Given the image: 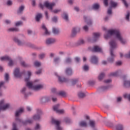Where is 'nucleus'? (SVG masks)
<instances>
[{
	"label": "nucleus",
	"mask_w": 130,
	"mask_h": 130,
	"mask_svg": "<svg viewBox=\"0 0 130 130\" xmlns=\"http://www.w3.org/2000/svg\"><path fill=\"white\" fill-rule=\"evenodd\" d=\"M31 75H32L31 72L28 71L25 78L24 81L26 83L27 87L34 91H40V90L44 89V84L41 83L40 80L36 79L34 82L30 81Z\"/></svg>",
	"instance_id": "obj_1"
},
{
	"label": "nucleus",
	"mask_w": 130,
	"mask_h": 130,
	"mask_svg": "<svg viewBox=\"0 0 130 130\" xmlns=\"http://www.w3.org/2000/svg\"><path fill=\"white\" fill-rule=\"evenodd\" d=\"M114 36L115 38L118 40L121 44H125L126 40L123 39L121 35V32L118 29H111L108 31V34L105 35V38L107 39L110 36Z\"/></svg>",
	"instance_id": "obj_2"
},
{
	"label": "nucleus",
	"mask_w": 130,
	"mask_h": 130,
	"mask_svg": "<svg viewBox=\"0 0 130 130\" xmlns=\"http://www.w3.org/2000/svg\"><path fill=\"white\" fill-rule=\"evenodd\" d=\"M53 7H55V3H50L48 1H46L43 4H40V8L43 10L44 8H47V9H48L49 11L52 12V13H54V14H58V13H59V12H61V9H55L53 10Z\"/></svg>",
	"instance_id": "obj_3"
},
{
	"label": "nucleus",
	"mask_w": 130,
	"mask_h": 130,
	"mask_svg": "<svg viewBox=\"0 0 130 130\" xmlns=\"http://www.w3.org/2000/svg\"><path fill=\"white\" fill-rule=\"evenodd\" d=\"M33 122V119H28L26 121H22L20 118H17L16 119V122L13 124L12 130H18L17 128V124H21V125H26L28 124H31Z\"/></svg>",
	"instance_id": "obj_4"
},
{
	"label": "nucleus",
	"mask_w": 130,
	"mask_h": 130,
	"mask_svg": "<svg viewBox=\"0 0 130 130\" xmlns=\"http://www.w3.org/2000/svg\"><path fill=\"white\" fill-rule=\"evenodd\" d=\"M110 45L111 46L110 57L108 58V62L112 63L114 61V58L115 57V55L113 54L112 49L116 47V43H115V41L112 40L110 42Z\"/></svg>",
	"instance_id": "obj_5"
},
{
	"label": "nucleus",
	"mask_w": 130,
	"mask_h": 130,
	"mask_svg": "<svg viewBox=\"0 0 130 130\" xmlns=\"http://www.w3.org/2000/svg\"><path fill=\"white\" fill-rule=\"evenodd\" d=\"M11 105L10 104L6 103L5 100H2L0 101V111L2 110H7L9 109Z\"/></svg>",
	"instance_id": "obj_6"
},
{
	"label": "nucleus",
	"mask_w": 130,
	"mask_h": 130,
	"mask_svg": "<svg viewBox=\"0 0 130 130\" xmlns=\"http://www.w3.org/2000/svg\"><path fill=\"white\" fill-rule=\"evenodd\" d=\"M52 123L55 125V127L56 130H62V128L60 127V126L59 125V124H60V121L57 120L53 119L52 120Z\"/></svg>",
	"instance_id": "obj_7"
},
{
	"label": "nucleus",
	"mask_w": 130,
	"mask_h": 130,
	"mask_svg": "<svg viewBox=\"0 0 130 130\" xmlns=\"http://www.w3.org/2000/svg\"><path fill=\"white\" fill-rule=\"evenodd\" d=\"M13 75L15 78H21L22 77V74L20 72V68H15L13 72Z\"/></svg>",
	"instance_id": "obj_8"
},
{
	"label": "nucleus",
	"mask_w": 130,
	"mask_h": 130,
	"mask_svg": "<svg viewBox=\"0 0 130 130\" xmlns=\"http://www.w3.org/2000/svg\"><path fill=\"white\" fill-rule=\"evenodd\" d=\"M59 107V105L57 104L53 107V110L56 112V113H58L59 114H62V113H64V110L63 109H58Z\"/></svg>",
	"instance_id": "obj_9"
},
{
	"label": "nucleus",
	"mask_w": 130,
	"mask_h": 130,
	"mask_svg": "<svg viewBox=\"0 0 130 130\" xmlns=\"http://www.w3.org/2000/svg\"><path fill=\"white\" fill-rule=\"evenodd\" d=\"M14 41L16 42L19 46H24V45H27V44L25 42H22L18 38L14 37L13 39Z\"/></svg>",
	"instance_id": "obj_10"
},
{
	"label": "nucleus",
	"mask_w": 130,
	"mask_h": 130,
	"mask_svg": "<svg viewBox=\"0 0 130 130\" xmlns=\"http://www.w3.org/2000/svg\"><path fill=\"white\" fill-rule=\"evenodd\" d=\"M56 42V40L54 38H49L46 40L45 43L47 45H51Z\"/></svg>",
	"instance_id": "obj_11"
},
{
	"label": "nucleus",
	"mask_w": 130,
	"mask_h": 130,
	"mask_svg": "<svg viewBox=\"0 0 130 130\" xmlns=\"http://www.w3.org/2000/svg\"><path fill=\"white\" fill-rule=\"evenodd\" d=\"M84 20L85 23L88 25V26H91V25L93 24V21H92L91 18H90L89 17L84 16Z\"/></svg>",
	"instance_id": "obj_12"
},
{
	"label": "nucleus",
	"mask_w": 130,
	"mask_h": 130,
	"mask_svg": "<svg viewBox=\"0 0 130 130\" xmlns=\"http://www.w3.org/2000/svg\"><path fill=\"white\" fill-rule=\"evenodd\" d=\"M42 29L44 31V35L48 36L50 34V31L48 30L45 25L42 24Z\"/></svg>",
	"instance_id": "obj_13"
},
{
	"label": "nucleus",
	"mask_w": 130,
	"mask_h": 130,
	"mask_svg": "<svg viewBox=\"0 0 130 130\" xmlns=\"http://www.w3.org/2000/svg\"><path fill=\"white\" fill-rule=\"evenodd\" d=\"M40 115H41V110H38V114L33 116L32 119L34 120H39L40 119Z\"/></svg>",
	"instance_id": "obj_14"
},
{
	"label": "nucleus",
	"mask_w": 130,
	"mask_h": 130,
	"mask_svg": "<svg viewBox=\"0 0 130 130\" xmlns=\"http://www.w3.org/2000/svg\"><path fill=\"white\" fill-rule=\"evenodd\" d=\"M54 74H55V76H56V77H57L58 82H59V83H63L64 82H68V79L58 76V75H57V73H55Z\"/></svg>",
	"instance_id": "obj_15"
},
{
	"label": "nucleus",
	"mask_w": 130,
	"mask_h": 130,
	"mask_svg": "<svg viewBox=\"0 0 130 130\" xmlns=\"http://www.w3.org/2000/svg\"><path fill=\"white\" fill-rule=\"evenodd\" d=\"M48 101H50V98H49V96H42L40 99V102L42 103H46V102H48Z\"/></svg>",
	"instance_id": "obj_16"
},
{
	"label": "nucleus",
	"mask_w": 130,
	"mask_h": 130,
	"mask_svg": "<svg viewBox=\"0 0 130 130\" xmlns=\"http://www.w3.org/2000/svg\"><path fill=\"white\" fill-rule=\"evenodd\" d=\"M92 51L93 52H102V49L99 46H94L92 49Z\"/></svg>",
	"instance_id": "obj_17"
},
{
	"label": "nucleus",
	"mask_w": 130,
	"mask_h": 130,
	"mask_svg": "<svg viewBox=\"0 0 130 130\" xmlns=\"http://www.w3.org/2000/svg\"><path fill=\"white\" fill-rule=\"evenodd\" d=\"M90 61L93 64H97L98 63V58L96 56H92L91 57Z\"/></svg>",
	"instance_id": "obj_18"
},
{
	"label": "nucleus",
	"mask_w": 130,
	"mask_h": 130,
	"mask_svg": "<svg viewBox=\"0 0 130 130\" xmlns=\"http://www.w3.org/2000/svg\"><path fill=\"white\" fill-rule=\"evenodd\" d=\"M23 112H24V109L20 108L15 112V116L16 117H18V116H19V115H21V114H22V113H23Z\"/></svg>",
	"instance_id": "obj_19"
},
{
	"label": "nucleus",
	"mask_w": 130,
	"mask_h": 130,
	"mask_svg": "<svg viewBox=\"0 0 130 130\" xmlns=\"http://www.w3.org/2000/svg\"><path fill=\"white\" fill-rule=\"evenodd\" d=\"M123 85L125 88L130 87V80L125 79L123 81Z\"/></svg>",
	"instance_id": "obj_20"
},
{
	"label": "nucleus",
	"mask_w": 130,
	"mask_h": 130,
	"mask_svg": "<svg viewBox=\"0 0 130 130\" xmlns=\"http://www.w3.org/2000/svg\"><path fill=\"white\" fill-rule=\"evenodd\" d=\"M10 58L11 57L9 56H4L0 57V60H1V61H8Z\"/></svg>",
	"instance_id": "obj_21"
},
{
	"label": "nucleus",
	"mask_w": 130,
	"mask_h": 130,
	"mask_svg": "<svg viewBox=\"0 0 130 130\" xmlns=\"http://www.w3.org/2000/svg\"><path fill=\"white\" fill-rule=\"evenodd\" d=\"M8 32H18L19 31V28L17 27H12L7 29Z\"/></svg>",
	"instance_id": "obj_22"
},
{
	"label": "nucleus",
	"mask_w": 130,
	"mask_h": 130,
	"mask_svg": "<svg viewBox=\"0 0 130 130\" xmlns=\"http://www.w3.org/2000/svg\"><path fill=\"white\" fill-rule=\"evenodd\" d=\"M42 19V14L41 13H39L37 14L36 16V20L37 22H39L40 20Z\"/></svg>",
	"instance_id": "obj_23"
},
{
	"label": "nucleus",
	"mask_w": 130,
	"mask_h": 130,
	"mask_svg": "<svg viewBox=\"0 0 130 130\" xmlns=\"http://www.w3.org/2000/svg\"><path fill=\"white\" fill-rule=\"evenodd\" d=\"M62 18L65 20L67 22L69 21V15H68V13L64 12L63 14L62 15Z\"/></svg>",
	"instance_id": "obj_24"
},
{
	"label": "nucleus",
	"mask_w": 130,
	"mask_h": 130,
	"mask_svg": "<svg viewBox=\"0 0 130 130\" xmlns=\"http://www.w3.org/2000/svg\"><path fill=\"white\" fill-rule=\"evenodd\" d=\"M80 126H83L84 127H86L88 124H87V122L86 121H81L79 122Z\"/></svg>",
	"instance_id": "obj_25"
},
{
	"label": "nucleus",
	"mask_w": 130,
	"mask_h": 130,
	"mask_svg": "<svg viewBox=\"0 0 130 130\" xmlns=\"http://www.w3.org/2000/svg\"><path fill=\"white\" fill-rule=\"evenodd\" d=\"M24 9H25V7L24 6H20L17 11V14H22V13H23V11H24Z\"/></svg>",
	"instance_id": "obj_26"
},
{
	"label": "nucleus",
	"mask_w": 130,
	"mask_h": 130,
	"mask_svg": "<svg viewBox=\"0 0 130 130\" xmlns=\"http://www.w3.org/2000/svg\"><path fill=\"white\" fill-rule=\"evenodd\" d=\"M66 74L68 76H71V75L73 74V72L72 71V69L67 68L66 71Z\"/></svg>",
	"instance_id": "obj_27"
},
{
	"label": "nucleus",
	"mask_w": 130,
	"mask_h": 130,
	"mask_svg": "<svg viewBox=\"0 0 130 130\" xmlns=\"http://www.w3.org/2000/svg\"><path fill=\"white\" fill-rule=\"evenodd\" d=\"M78 96L79 98H84V97L86 96V94L83 92H79L78 93Z\"/></svg>",
	"instance_id": "obj_28"
},
{
	"label": "nucleus",
	"mask_w": 130,
	"mask_h": 130,
	"mask_svg": "<svg viewBox=\"0 0 130 130\" xmlns=\"http://www.w3.org/2000/svg\"><path fill=\"white\" fill-rule=\"evenodd\" d=\"M58 94L59 96H62V97H66V96H67V92L63 91H61L58 93Z\"/></svg>",
	"instance_id": "obj_29"
},
{
	"label": "nucleus",
	"mask_w": 130,
	"mask_h": 130,
	"mask_svg": "<svg viewBox=\"0 0 130 130\" xmlns=\"http://www.w3.org/2000/svg\"><path fill=\"white\" fill-rule=\"evenodd\" d=\"M105 76V74H104V73H101V74H100L98 77L99 81H102Z\"/></svg>",
	"instance_id": "obj_30"
},
{
	"label": "nucleus",
	"mask_w": 130,
	"mask_h": 130,
	"mask_svg": "<svg viewBox=\"0 0 130 130\" xmlns=\"http://www.w3.org/2000/svg\"><path fill=\"white\" fill-rule=\"evenodd\" d=\"M77 27H74L72 29V36H73V37H74V36H75V35H76V34H77Z\"/></svg>",
	"instance_id": "obj_31"
},
{
	"label": "nucleus",
	"mask_w": 130,
	"mask_h": 130,
	"mask_svg": "<svg viewBox=\"0 0 130 130\" xmlns=\"http://www.w3.org/2000/svg\"><path fill=\"white\" fill-rule=\"evenodd\" d=\"M89 124L90 126H91V127H94L95 126V124H96V123L94 120H90L89 122Z\"/></svg>",
	"instance_id": "obj_32"
},
{
	"label": "nucleus",
	"mask_w": 130,
	"mask_h": 130,
	"mask_svg": "<svg viewBox=\"0 0 130 130\" xmlns=\"http://www.w3.org/2000/svg\"><path fill=\"white\" fill-rule=\"evenodd\" d=\"M78 82H79V79L77 78H74L72 80L71 84L72 85H76V84H77Z\"/></svg>",
	"instance_id": "obj_33"
},
{
	"label": "nucleus",
	"mask_w": 130,
	"mask_h": 130,
	"mask_svg": "<svg viewBox=\"0 0 130 130\" xmlns=\"http://www.w3.org/2000/svg\"><path fill=\"white\" fill-rule=\"evenodd\" d=\"M52 32L54 33V34H58L59 33V30L58 28L53 27L52 29Z\"/></svg>",
	"instance_id": "obj_34"
},
{
	"label": "nucleus",
	"mask_w": 130,
	"mask_h": 130,
	"mask_svg": "<svg viewBox=\"0 0 130 130\" xmlns=\"http://www.w3.org/2000/svg\"><path fill=\"white\" fill-rule=\"evenodd\" d=\"M93 35L94 39H97V38H99V37H100V34L99 32H94Z\"/></svg>",
	"instance_id": "obj_35"
},
{
	"label": "nucleus",
	"mask_w": 130,
	"mask_h": 130,
	"mask_svg": "<svg viewBox=\"0 0 130 130\" xmlns=\"http://www.w3.org/2000/svg\"><path fill=\"white\" fill-rule=\"evenodd\" d=\"M99 8H100V6L98 4H94L92 6V9H93V10H98Z\"/></svg>",
	"instance_id": "obj_36"
},
{
	"label": "nucleus",
	"mask_w": 130,
	"mask_h": 130,
	"mask_svg": "<svg viewBox=\"0 0 130 130\" xmlns=\"http://www.w3.org/2000/svg\"><path fill=\"white\" fill-rule=\"evenodd\" d=\"M20 64L22 66V67H24V68H27L29 67V64L26 63V62H25L24 61H21Z\"/></svg>",
	"instance_id": "obj_37"
},
{
	"label": "nucleus",
	"mask_w": 130,
	"mask_h": 130,
	"mask_svg": "<svg viewBox=\"0 0 130 130\" xmlns=\"http://www.w3.org/2000/svg\"><path fill=\"white\" fill-rule=\"evenodd\" d=\"M110 4L111 6L113 8H115V7H116V6H117V3H116V2H114L113 1H111Z\"/></svg>",
	"instance_id": "obj_38"
},
{
	"label": "nucleus",
	"mask_w": 130,
	"mask_h": 130,
	"mask_svg": "<svg viewBox=\"0 0 130 130\" xmlns=\"http://www.w3.org/2000/svg\"><path fill=\"white\" fill-rule=\"evenodd\" d=\"M8 66L9 67H12V66L14 65V61H13V60L11 58L8 60Z\"/></svg>",
	"instance_id": "obj_39"
},
{
	"label": "nucleus",
	"mask_w": 130,
	"mask_h": 130,
	"mask_svg": "<svg viewBox=\"0 0 130 130\" xmlns=\"http://www.w3.org/2000/svg\"><path fill=\"white\" fill-rule=\"evenodd\" d=\"M22 25H23V22L21 21L15 22V26L17 27H19V26H22Z\"/></svg>",
	"instance_id": "obj_40"
},
{
	"label": "nucleus",
	"mask_w": 130,
	"mask_h": 130,
	"mask_svg": "<svg viewBox=\"0 0 130 130\" xmlns=\"http://www.w3.org/2000/svg\"><path fill=\"white\" fill-rule=\"evenodd\" d=\"M82 29H83L85 31V32H87L89 30V26L87 25H85L83 26Z\"/></svg>",
	"instance_id": "obj_41"
},
{
	"label": "nucleus",
	"mask_w": 130,
	"mask_h": 130,
	"mask_svg": "<svg viewBox=\"0 0 130 130\" xmlns=\"http://www.w3.org/2000/svg\"><path fill=\"white\" fill-rule=\"evenodd\" d=\"M65 62L66 63H70V62H72V58L70 57H68L65 59Z\"/></svg>",
	"instance_id": "obj_42"
},
{
	"label": "nucleus",
	"mask_w": 130,
	"mask_h": 130,
	"mask_svg": "<svg viewBox=\"0 0 130 130\" xmlns=\"http://www.w3.org/2000/svg\"><path fill=\"white\" fill-rule=\"evenodd\" d=\"M44 57H45V53H42L39 55V58L40 59H42V58H44Z\"/></svg>",
	"instance_id": "obj_43"
},
{
	"label": "nucleus",
	"mask_w": 130,
	"mask_h": 130,
	"mask_svg": "<svg viewBox=\"0 0 130 130\" xmlns=\"http://www.w3.org/2000/svg\"><path fill=\"white\" fill-rule=\"evenodd\" d=\"M84 43H85V41H84L83 40H80L77 42V44L78 45H82V44H84Z\"/></svg>",
	"instance_id": "obj_44"
},
{
	"label": "nucleus",
	"mask_w": 130,
	"mask_h": 130,
	"mask_svg": "<svg viewBox=\"0 0 130 130\" xmlns=\"http://www.w3.org/2000/svg\"><path fill=\"white\" fill-rule=\"evenodd\" d=\"M41 128V126L39 123L36 124V126L35 127V130H39Z\"/></svg>",
	"instance_id": "obj_45"
},
{
	"label": "nucleus",
	"mask_w": 130,
	"mask_h": 130,
	"mask_svg": "<svg viewBox=\"0 0 130 130\" xmlns=\"http://www.w3.org/2000/svg\"><path fill=\"white\" fill-rule=\"evenodd\" d=\"M34 64L36 67H40V66H41V63L38 61H36L35 62H34Z\"/></svg>",
	"instance_id": "obj_46"
},
{
	"label": "nucleus",
	"mask_w": 130,
	"mask_h": 130,
	"mask_svg": "<svg viewBox=\"0 0 130 130\" xmlns=\"http://www.w3.org/2000/svg\"><path fill=\"white\" fill-rule=\"evenodd\" d=\"M10 76L9 75V74L6 73L5 75V80L6 81V82H8L9 81Z\"/></svg>",
	"instance_id": "obj_47"
},
{
	"label": "nucleus",
	"mask_w": 130,
	"mask_h": 130,
	"mask_svg": "<svg viewBox=\"0 0 130 130\" xmlns=\"http://www.w3.org/2000/svg\"><path fill=\"white\" fill-rule=\"evenodd\" d=\"M59 60H60V58L59 57H56L54 59V62L55 63H58V62H59Z\"/></svg>",
	"instance_id": "obj_48"
},
{
	"label": "nucleus",
	"mask_w": 130,
	"mask_h": 130,
	"mask_svg": "<svg viewBox=\"0 0 130 130\" xmlns=\"http://www.w3.org/2000/svg\"><path fill=\"white\" fill-rule=\"evenodd\" d=\"M117 130H122L123 129V126L122 125H119L116 127Z\"/></svg>",
	"instance_id": "obj_49"
},
{
	"label": "nucleus",
	"mask_w": 130,
	"mask_h": 130,
	"mask_svg": "<svg viewBox=\"0 0 130 130\" xmlns=\"http://www.w3.org/2000/svg\"><path fill=\"white\" fill-rule=\"evenodd\" d=\"M101 91H106L108 89V86H102L100 87Z\"/></svg>",
	"instance_id": "obj_50"
},
{
	"label": "nucleus",
	"mask_w": 130,
	"mask_h": 130,
	"mask_svg": "<svg viewBox=\"0 0 130 130\" xmlns=\"http://www.w3.org/2000/svg\"><path fill=\"white\" fill-rule=\"evenodd\" d=\"M129 16H130V13L129 12H127V14L126 15V20L127 21H129Z\"/></svg>",
	"instance_id": "obj_51"
},
{
	"label": "nucleus",
	"mask_w": 130,
	"mask_h": 130,
	"mask_svg": "<svg viewBox=\"0 0 130 130\" xmlns=\"http://www.w3.org/2000/svg\"><path fill=\"white\" fill-rule=\"evenodd\" d=\"M111 76H113L114 77H116V76L118 75V71L111 73Z\"/></svg>",
	"instance_id": "obj_52"
},
{
	"label": "nucleus",
	"mask_w": 130,
	"mask_h": 130,
	"mask_svg": "<svg viewBox=\"0 0 130 130\" xmlns=\"http://www.w3.org/2000/svg\"><path fill=\"white\" fill-rule=\"evenodd\" d=\"M83 70H84V71H88L89 70V66H88L87 65H85L83 67Z\"/></svg>",
	"instance_id": "obj_53"
},
{
	"label": "nucleus",
	"mask_w": 130,
	"mask_h": 130,
	"mask_svg": "<svg viewBox=\"0 0 130 130\" xmlns=\"http://www.w3.org/2000/svg\"><path fill=\"white\" fill-rule=\"evenodd\" d=\"M7 6H12V5H13V2H12V1L9 0L7 1Z\"/></svg>",
	"instance_id": "obj_54"
},
{
	"label": "nucleus",
	"mask_w": 130,
	"mask_h": 130,
	"mask_svg": "<svg viewBox=\"0 0 130 130\" xmlns=\"http://www.w3.org/2000/svg\"><path fill=\"white\" fill-rule=\"evenodd\" d=\"M107 14L108 15H111L112 14V10H111V9H109L108 10Z\"/></svg>",
	"instance_id": "obj_55"
},
{
	"label": "nucleus",
	"mask_w": 130,
	"mask_h": 130,
	"mask_svg": "<svg viewBox=\"0 0 130 130\" xmlns=\"http://www.w3.org/2000/svg\"><path fill=\"white\" fill-rule=\"evenodd\" d=\"M122 2L123 3L124 6L126 7V8H127V7H128V4H127V3H126V1H125V0H122Z\"/></svg>",
	"instance_id": "obj_56"
},
{
	"label": "nucleus",
	"mask_w": 130,
	"mask_h": 130,
	"mask_svg": "<svg viewBox=\"0 0 130 130\" xmlns=\"http://www.w3.org/2000/svg\"><path fill=\"white\" fill-rule=\"evenodd\" d=\"M52 21L53 22H57V17L54 16V17H53Z\"/></svg>",
	"instance_id": "obj_57"
},
{
	"label": "nucleus",
	"mask_w": 130,
	"mask_h": 130,
	"mask_svg": "<svg viewBox=\"0 0 130 130\" xmlns=\"http://www.w3.org/2000/svg\"><path fill=\"white\" fill-rule=\"evenodd\" d=\"M104 4L106 7L108 6V0H104Z\"/></svg>",
	"instance_id": "obj_58"
},
{
	"label": "nucleus",
	"mask_w": 130,
	"mask_h": 130,
	"mask_svg": "<svg viewBox=\"0 0 130 130\" xmlns=\"http://www.w3.org/2000/svg\"><path fill=\"white\" fill-rule=\"evenodd\" d=\"M75 61H76V62H80V61L81 60V58H80L79 57H76L75 58Z\"/></svg>",
	"instance_id": "obj_59"
},
{
	"label": "nucleus",
	"mask_w": 130,
	"mask_h": 130,
	"mask_svg": "<svg viewBox=\"0 0 130 130\" xmlns=\"http://www.w3.org/2000/svg\"><path fill=\"white\" fill-rule=\"evenodd\" d=\"M124 97V98H127L130 101V94H125Z\"/></svg>",
	"instance_id": "obj_60"
},
{
	"label": "nucleus",
	"mask_w": 130,
	"mask_h": 130,
	"mask_svg": "<svg viewBox=\"0 0 130 130\" xmlns=\"http://www.w3.org/2000/svg\"><path fill=\"white\" fill-rule=\"evenodd\" d=\"M26 110L27 111H28V112H30V111H32V108H31L30 107H26Z\"/></svg>",
	"instance_id": "obj_61"
},
{
	"label": "nucleus",
	"mask_w": 130,
	"mask_h": 130,
	"mask_svg": "<svg viewBox=\"0 0 130 130\" xmlns=\"http://www.w3.org/2000/svg\"><path fill=\"white\" fill-rule=\"evenodd\" d=\"M33 33V32L32 31V30L28 29L27 30V34L28 35H31V34H32Z\"/></svg>",
	"instance_id": "obj_62"
},
{
	"label": "nucleus",
	"mask_w": 130,
	"mask_h": 130,
	"mask_svg": "<svg viewBox=\"0 0 130 130\" xmlns=\"http://www.w3.org/2000/svg\"><path fill=\"white\" fill-rule=\"evenodd\" d=\"M102 63L104 64V66H106V64H107V61L103 60Z\"/></svg>",
	"instance_id": "obj_63"
},
{
	"label": "nucleus",
	"mask_w": 130,
	"mask_h": 130,
	"mask_svg": "<svg viewBox=\"0 0 130 130\" xmlns=\"http://www.w3.org/2000/svg\"><path fill=\"white\" fill-rule=\"evenodd\" d=\"M125 57H126L127 58H130V51L129 52V53L126 54L125 55Z\"/></svg>",
	"instance_id": "obj_64"
}]
</instances>
